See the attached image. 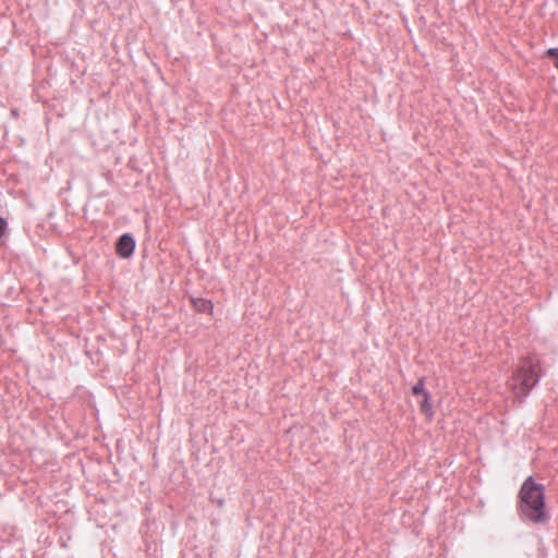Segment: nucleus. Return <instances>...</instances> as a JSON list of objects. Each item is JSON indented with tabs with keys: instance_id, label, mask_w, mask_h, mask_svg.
Returning a JSON list of instances; mask_svg holds the SVG:
<instances>
[{
	"instance_id": "1",
	"label": "nucleus",
	"mask_w": 558,
	"mask_h": 558,
	"mask_svg": "<svg viewBox=\"0 0 558 558\" xmlns=\"http://www.w3.org/2000/svg\"><path fill=\"white\" fill-rule=\"evenodd\" d=\"M519 509L521 514L534 522L543 523L548 520L545 509L544 486L534 482L532 477H527L519 493Z\"/></svg>"
},
{
	"instance_id": "2",
	"label": "nucleus",
	"mask_w": 558,
	"mask_h": 558,
	"mask_svg": "<svg viewBox=\"0 0 558 558\" xmlns=\"http://www.w3.org/2000/svg\"><path fill=\"white\" fill-rule=\"evenodd\" d=\"M538 369V362L534 357L529 356L521 361L520 366L509 381V387L517 398H524L535 386L539 376Z\"/></svg>"
},
{
	"instance_id": "3",
	"label": "nucleus",
	"mask_w": 558,
	"mask_h": 558,
	"mask_svg": "<svg viewBox=\"0 0 558 558\" xmlns=\"http://www.w3.org/2000/svg\"><path fill=\"white\" fill-rule=\"evenodd\" d=\"M135 248V241L134 239L129 234H123L120 236L117 245L116 251L119 256L122 258L130 257Z\"/></svg>"
},
{
	"instance_id": "4",
	"label": "nucleus",
	"mask_w": 558,
	"mask_h": 558,
	"mask_svg": "<svg viewBox=\"0 0 558 558\" xmlns=\"http://www.w3.org/2000/svg\"><path fill=\"white\" fill-rule=\"evenodd\" d=\"M193 307L198 312L213 313L214 305L210 301L205 299H192Z\"/></svg>"
},
{
	"instance_id": "5",
	"label": "nucleus",
	"mask_w": 558,
	"mask_h": 558,
	"mask_svg": "<svg viewBox=\"0 0 558 558\" xmlns=\"http://www.w3.org/2000/svg\"><path fill=\"white\" fill-rule=\"evenodd\" d=\"M420 409H421V412L427 418L430 420L433 417L434 412H433V407H432V402H430V395H429V392H425V397H423V401L421 402Z\"/></svg>"
},
{
	"instance_id": "6",
	"label": "nucleus",
	"mask_w": 558,
	"mask_h": 558,
	"mask_svg": "<svg viewBox=\"0 0 558 558\" xmlns=\"http://www.w3.org/2000/svg\"><path fill=\"white\" fill-rule=\"evenodd\" d=\"M425 392H427L425 390V387H424V379L421 378L417 380V383L413 386L412 388V393L417 396V395H423V397H425Z\"/></svg>"
},
{
	"instance_id": "7",
	"label": "nucleus",
	"mask_w": 558,
	"mask_h": 558,
	"mask_svg": "<svg viewBox=\"0 0 558 558\" xmlns=\"http://www.w3.org/2000/svg\"><path fill=\"white\" fill-rule=\"evenodd\" d=\"M545 54L555 60V66L558 69V48H550Z\"/></svg>"
},
{
	"instance_id": "8",
	"label": "nucleus",
	"mask_w": 558,
	"mask_h": 558,
	"mask_svg": "<svg viewBox=\"0 0 558 558\" xmlns=\"http://www.w3.org/2000/svg\"><path fill=\"white\" fill-rule=\"evenodd\" d=\"M5 228H7L5 220L0 217V238L3 235Z\"/></svg>"
}]
</instances>
